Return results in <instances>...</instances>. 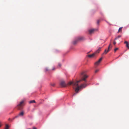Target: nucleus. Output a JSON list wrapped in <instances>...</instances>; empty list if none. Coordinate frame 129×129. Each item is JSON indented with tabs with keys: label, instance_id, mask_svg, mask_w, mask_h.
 <instances>
[{
	"label": "nucleus",
	"instance_id": "19",
	"mask_svg": "<svg viewBox=\"0 0 129 129\" xmlns=\"http://www.w3.org/2000/svg\"><path fill=\"white\" fill-rule=\"evenodd\" d=\"M100 21L99 20H98L97 21V23L98 24H99L100 22Z\"/></svg>",
	"mask_w": 129,
	"mask_h": 129
},
{
	"label": "nucleus",
	"instance_id": "3",
	"mask_svg": "<svg viewBox=\"0 0 129 129\" xmlns=\"http://www.w3.org/2000/svg\"><path fill=\"white\" fill-rule=\"evenodd\" d=\"M24 102V101H22L20 102L19 104L17 106V107L18 109L21 110L22 108V107L23 105V104Z\"/></svg>",
	"mask_w": 129,
	"mask_h": 129
},
{
	"label": "nucleus",
	"instance_id": "17",
	"mask_svg": "<svg viewBox=\"0 0 129 129\" xmlns=\"http://www.w3.org/2000/svg\"><path fill=\"white\" fill-rule=\"evenodd\" d=\"M8 128H9L8 125L7 124L6 125V127L5 128V129H8Z\"/></svg>",
	"mask_w": 129,
	"mask_h": 129
},
{
	"label": "nucleus",
	"instance_id": "1",
	"mask_svg": "<svg viewBox=\"0 0 129 129\" xmlns=\"http://www.w3.org/2000/svg\"><path fill=\"white\" fill-rule=\"evenodd\" d=\"M81 81V80H80L76 82L71 81L68 83V85L72 84L73 88L75 89V91L76 93L74 94L73 95H75L76 93H78L80 89L84 88L87 85L86 84H82L79 86L78 83Z\"/></svg>",
	"mask_w": 129,
	"mask_h": 129
},
{
	"label": "nucleus",
	"instance_id": "10",
	"mask_svg": "<svg viewBox=\"0 0 129 129\" xmlns=\"http://www.w3.org/2000/svg\"><path fill=\"white\" fill-rule=\"evenodd\" d=\"M101 47H99L98 50L96 51V53H99V51L101 50Z\"/></svg>",
	"mask_w": 129,
	"mask_h": 129
},
{
	"label": "nucleus",
	"instance_id": "18",
	"mask_svg": "<svg viewBox=\"0 0 129 129\" xmlns=\"http://www.w3.org/2000/svg\"><path fill=\"white\" fill-rule=\"evenodd\" d=\"M118 49V48H115L114 50V52H116V51Z\"/></svg>",
	"mask_w": 129,
	"mask_h": 129
},
{
	"label": "nucleus",
	"instance_id": "8",
	"mask_svg": "<svg viewBox=\"0 0 129 129\" xmlns=\"http://www.w3.org/2000/svg\"><path fill=\"white\" fill-rule=\"evenodd\" d=\"M110 51V49H108V50L107 51V49H106L105 50L103 54H106L108 52H109Z\"/></svg>",
	"mask_w": 129,
	"mask_h": 129
},
{
	"label": "nucleus",
	"instance_id": "6",
	"mask_svg": "<svg viewBox=\"0 0 129 129\" xmlns=\"http://www.w3.org/2000/svg\"><path fill=\"white\" fill-rule=\"evenodd\" d=\"M88 77V76L85 75H84L83 76V78L82 79V80L84 81H86V79Z\"/></svg>",
	"mask_w": 129,
	"mask_h": 129
},
{
	"label": "nucleus",
	"instance_id": "5",
	"mask_svg": "<svg viewBox=\"0 0 129 129\" xmlns=\"http://www.w3.org/2000/svg\"><path fill=\"white\" fill-rule=\"evenodd\" d=\"M96 30H97V29H91L89 30V32L90 34H91L93 33Z\"/></svg>",
	"mask_w": 129,
	"mask_h": 129
},
{
	"label": "nucleus",
	"instance_id": "29",
	"mask_svg": "<svg viewBox=\"0 0 129 129\" xmlns=\"http://www.w3.org/2000/svg\"><path fill=\"white\" fill-rule=\"evenodd\" d=\"M28 129H30V128H28Z\"/></svg>",
	"mask_w": 129,
	"mask_h": 129
},
{
	"label": "nucleus",
	"instance_id": "2",
	"mask_svg": "<svg viewBox=\"0 0 129 129\" xmlns=\"http://www.w3.org/2000/svg\"><path fill=\"white\" fill-rule=\"evenodd\" d=\"M85 40V38L83 36H79L77 37L75 40L73 42V43L75 44L79 42H81L84 41Z\"/></svg>",
	"mask_w": 129,
	"mask_h": 129
},
{
	"label": "nucleus",
	"instance_id": "27",
	"mask_svg": "<svg viewBox=\"0 0 129 129\" xmlns=\"http://www.w3.org/2000/svg\"><path fill=\"white\" fill-rule=\"evenodd\" d=\"M33 129H37V128L35 127H33Z\"/></svg>",
	"mask_w": 129,
	"mask_h": 129
},
{
	"label": "nucleus",
	"instance_id": "12",
	"mask_svg": "<svg viewBox=\"0 0 129 129\" xmlns=\"http://www.w3.org/2000/svg\"><path fill=\"white\" fill-rule=\"evenodd\" d=\"M23 115L24 112L23 111H22L19 113V115L21 116H23Z\"/></svg>",
	"mask_w": 129,
	"mask_h": 129
},
{
	"label": "nucleus",
	"instance_id": "16",
	"mask_svg": "<svg viewBox=\"0 0 129 129\" xmlns=\"http://www.w3.org/2000/svg\"><path fill=\"white\" fill-rule=\"evenodd\" d=\"M102 57H101L98 60V62H101V61H102Z\"/></svg>",
	"mask_w": 129,
	"mask_h": 129
},
{
	"label": "nucleus",
	"instance_id": "28",
	"mask_svg": "<svg viewBox=\"0 0 129 129\" xmlns=\"http://www.w3.org/2000/svg\"><path fill=\"white\" fill-rule=\"evenodd\" d=\"M128 49H129V47H128Z\"/></svg>",
	"mask_w": 129,
	"mask_h": 129
},
{
	"label": "nucleus",
	"instance_id": "9",
	"mask_svg": "<svg viewBox=\"0 0 129 129\" xmlns=\"http://www.w3.org/2000/svg\"><path fill=\"white\" fill-rule=\"evenodd\" d=\"M122 27H120L118 29V33H119V32H122Z\"/></svg>",
	"mask_w": 129,
	"mask_h": 129
},
{
	"label": "nucleus",
	"instance_id": "15",
	"mask_svg": "<svg viewBox=\"0 0 129 129\" xmlns=\"http://www.w3.org/2000/svg\"><path fill=\"white\" fill-rule=\"evenodd\" d=\"M121 37V35H119V36H117V37H116L115 38V40H117V39H118L119 38Z\"/></svg>",
	"mask_w": 129,
	"mask_h": 129
},
{
	"label": "nucleus",
	"instance_id": "25",
	"mask_svg": "<svg viewBox=\"0 0 129 129\" xmlns=\"http://www.w3.org/2000/svg\"><path fill=\"white\" fill-rule=\"evenodd\" d=\"M61 64L60 63H59L58 64V66L59 67H60L61 66Z\"/></svg>",
	"mask_w": 129,
	"mask_h": 129
},
{
	"label": "nucleus",
	"instance_id": "22",
	"mask_svg": "<svg viewBox=\"0 0 129 129\" xmlns=\"http://www.w3.org/2000/svg\"><path fill=\"white\" fill-rule=\"evenodd\" d=\"M99 71V70H96L95 71V73H96L98 71Z\"/></svg>",
	"mask_w": 129,
	"mask_h": 129
},
{
	"label": "nucleus",
	"instance_id": "4",
	"mask_svg": "<svg viewBox=\"0 0 129 129\" xmlns=\"http://www.w3.org/2000/svg\"><path fill=\"white\" fill-rule=\"evenodd\" d=\"M68 83H69V82ZM60 85L62 87H66L67 85V84L66 83L65 81H63V80L61 81L60 82ZM67 85H68V83Z\"/></svg>",
	"mask_w": 129,
	"mask_h": 129
},
{
	"label": "nucleus",
	"instance_id": "7",
	"mask_svg": "<svg viewBox=\"0 0 129 129\" xmlns=\"http://www.w3.org/2000/svg\"><path fill=\"white\" fill-rule=\"evenodd\" d=\"M95 54V53H93L89 55H88V56L89 57H94Z\"/></svg>",
	"mask_w": 129,
	"mask_h": 129
},
{
	"label": "nucleus",
	"instance_id": "14",
	"mask_svg": "<svg viewBox=\"0 0 129 129\" xmlns=\"http://www.w3.org/2000/svg\"><path fill=\"white\" fill-rule=\"evenodd\" d=\"M35 102H36L34 100H31V101H30L29 102V103L30 104V103H35Z\"/></svg>",
	"mask_w": 129,
	"mask_h": 129
},
{
	"label": "nucleus",
	"instance_id": "11",
	"mask_svg": "<svg viewBox=\"0 0 129 129\" xmlns=\"http://www.w3.org/2000/svg\"><path fill=\"white\" fill-rule=\"evenodd\" d=\"M124 43L126 44V47L128 48L129 47L128 44V42L126 41H125Z\"/></svg>",
	"mask_w": 129,
	"mask_h": 129
},
{
	"label": "nucleus",
	"instance_id": "26",
	"mask_svg": "<svg viewBox=\"0 0 129 129\" xmlns=\"http://www.w3.org/2000/svg\"><path fill=\"white\" fill-rule=\"evenodd\" d=\"M55 69V68L54 67H53L52 69V70H54Z\"/></svg>",
	"mask_w": 129,
	"mask_h": 129
},
{
	"label": "nucleus",
	"instance_id": "23",
	"mask_svg": "<svg viewBox=\"0 0 129 129\" xmlns=\"http://www.w3.org/2000/svg\"><path fill=\"white\" fill-rule=\"evenodd\" d=\"M116 42L115 41H114V42H113L114 45H115V44H116Z\"/></svg>",
	"mask_w": 129,
	"mask_h": 129
},
{
	"label": "nucleus",
	"instance_id": "13",
	"mask_svg": "<svg viewBox=\"0 0 129 129\" xmlns=\"http://www.w3.org/2000/svg\"><path fill=\"white\" fill-rule=\"evenodd\" d=\"M100 63L99 62H98V61L95 63L94 64L95 66H98L99 64Z\"/></svg>",
	"mask_w": 129,
	"mask_h": 129
},
{
	"label": "nucleus",
	"instance_id": "24",
	"mask_svg": "<svg viewBox=\"0 0 129 129\" xmlns=\"http://www.w3.org/2000/svg\"><path fill=\"white\" fill-rule=\"evenodd\" d=\"M51 85L52 86H54L55 84L54 83H53V84H51Z\"/></svg>",
	"mask_w": 129,
	"mask_h": 129
},
{
	"label": "nucleus",
	"instance_id": "21",
	"mask_svg": "<svg viewBox=\"0 0 129 129\" xmlns=\"http://www.w3.org/2000/svg\"><path fill=\"white\" fill-rule=\"evenodd\" d=\"M111 45V44H110L109 45V46H108V49H110V46Z\"/></svg>",
	"mask_w": 129,
	"mask_h": 129
},
{
	"label": "nucleus",
	"instance_id": "20",
	"mask_svg": "<svg viewBox=\"0 0 129 129\" xmlns=\"http://www.w3.org/2000/svg\"><path fill=\"white\" fill-rule=\"evenodd\" d=\"M46 71H47L49 70V69L48 68H46L45 69Z\"/></svg>",
	"mask_w": 129,
	"mask_h": 129
}]
</instances>
